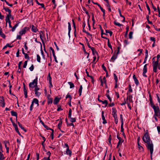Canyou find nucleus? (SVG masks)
<instances>
[{
    "mask_svg": "<svg viewBox=\"0 0 160 160\" xmlns=\"http://www.w3.org/2000/svg\"><path fill=\"white\" fill-rule=\"evenodd\" d=\"M126 31L125 32V37L126 38L127 37V34L128 33V32L129 30V27H127L126 28Z\"/></svg>",
    "mask_w": 160,
    "mask_h": 160,
    "instance_id": "obj_37",
    "label": "nucleus"
},
{
    "mask_svg": "<svg viewBox=\"0 0 160 160\" xmlns=\"http://www.w3.org/2000/svg\"><path fill=\"white\" fill-rule=\"evenodd\" d=\"M152 108H153V109L154 110V113L155 112V115H156V113H157V111H158V110H159V108H158V106H155L154 107H152Z\"/></svg>",
    "mask_w": 160,
    "mask_h": 160,
    "instance_id": "obj_15",
    "label": "nucleus"
},
{
    "mask_svg": "<svg viewBox=\"0 0 160 160\" xmlns=\"http://www.w3.org/2000/svg\"><path fill=\"white\" fill-rule=\"evenodd\" d=\"M112 139V137L111 135H110L109 137V138L108 139V141L110 144L111 145H112L111 143V141Z\"/></svg>",
    "mask_w": 160,
    "mask_h": 160,
    "instance_id": "obj_41",
    "label": "nucleus"
},
{
    "mask_svg": "<svg viewBox=\"0 0 160 160\" xmlns=\"http://www.w3.org/2000/svg\"><path fill=\"white\" fill-rule=\"evenodd\" d=\"M32 102H33V104L35 103V104H37V106L39 105L38 100L37 98H34Z\"/></svg>",
    "mask_w": 160,
    "mask_h": 160,
    "instance_id": "obj_18",
    "label": "nucleus"
},
{
    "mask_svg": "<svg viewBox=\"0 0 160 160\" xmlns=\"http://www.w3.org/2000/svg\"><path fill=\"white\" fill-rule=\"evenodd\" d=\"M35 91V95L38 97H39L41 94V92H40L38 91Z\"/></svg>",
    "mask_w": 160,
    "mask_h": 160,
    "instance_id": "obj_19",
    "label": "nucleus"
},
{
    "mask_svg": "<svg viewBox=\"0 0 160 160\" xmlns=\"http://www.w3.org/2000/svg\"><path fill=\"white\" fill-rule=\"evenodd\" d=\"M24 55L25 58V59H27L28 60H29L30 59L29 57L28 56L27 54L25 53Z\"/></svg>",
    "mask_w": 160,
    "mask_h": 160,
    "instance_id": "obj_40",
    "label": "nucleus"
},
{
    "mask_svg": "<svg viewBox=\"0 0 160 160\" xmlns=\"http://www.w3.org/2000/svg\"><path fill=\"white\" fill-rule=\"evenodd\" d=\"M40 88H38V87L37 85L36 86L34 87V91H38L40 90Z\"/></svg>",
    "mask_w": 160,
    "mask_h": 160,
    "instance_id": "obj_52",
    "label": "nucleus"
},
{
    "mask_svg": "<svg viewBox=\"0 0 160 160\" xmlns=\"http://www.w3.org/2000/svg\"><path fill=\"white\" fill-rule=\"evenodd\" d=\"M5 158L2 153L0 151V160H3Z\"/></svg>",
    "mask_w": 160,
    "mask_h": 160,
    "instance_id": "obj_25",
    "label": "nucleus"
},
{
    "mask_svg": "<svg viewBox=\"0 0 160 160\" xmlns=\"http://www.w3.org/2000/svg\"><path fill=\"white\" fill-rule=\"evenodd\" d=\"M100 102H102V104H105V107H106L108 104V102L107 100H105L104 101H102L101 100V101H100Z\"/></svg>",
    "mask_w": 160,
    "mask_h": 160,
    "instance_id": "obj_24",
    "label": "nucleus"
},
{
    "mask_svg": "<svg viewBox=\"0 0 160 160\" xmlns=\"http://www.w3.org/2000/svg\"><path fill=\"white\" fill-rule=\"evenodd\" d=\"M38 84V77L34 79L33 81L30 82L29 84V86L30 88H34Z\"/></svg>",
    "mask_w": 160,
    "mask_h": 160,
    "instance_id": "obj_3",
    "label": "nucleus"
},
{
    "mask_svg": "<svg viewBox=\"0 0 160 160\" xmlns=\"http://www.w3.org/2000/svg\"><path fill=\"white\" fill-rule=\"evenodd\" d=\"M3 9L5 10L6 12H8L9 15H10V13H11V10L8 8H5L4 6H3Z\"/></svg>",
    "mask_w": 160,
    "mask_h": 160,
    "instance_id": "obj_10",
    "label": "nucleus"
},
{
    "mask_svg": "<svg viewBox=\"0 0 160 160\" xmlns=\"http://www.w3.org/2000/svg\"><path fill=\"white\" fill-rule=\"evenodd\" d=\"M117 138H118V140H119V142H118V145L117 146V147L116 148H118V147H119V145L121 143V141H122V138L119 137V135H117Z\"/></svg>",
    "mask_w": 160,
    "mask_h": 160,
    "instance_id": "obj_13",
    "label": "nucleus"
},
{
    "mask_svg": "<svg viewBox=\"0 0 160 160\" xmlns=\"http://www.w3.org/2000/svg\"><path fill=\"white\" fill-rule=\"evenodd\" d=\"M102 67L105 72H107V71L106 69V68L104 66V64H102Z\"/></svg>",
    "mask_w": 160,
    "mask_h": 160,
    "instance_id": "obj_58",
    "label": "nucleus"
},
{
    "mask_svg": "<svg viewBox=\"0 0 160 160\" xmlns=\"http://www.w3.org/2000/svg\"><path fill=\"white\" fill-rule=\"evenodd\" d=\"M0 105L3 108L5 107V102H0Z\"/></svg>",
    "mask_w": 160,
    "mask_h": 160,
    "instance_id": "obj_53",
    "label": "nucleus"
},
{
    "mask_svg": "<svg viewBox=\"0 0 160 160\" xmlns=\"http://www.w3.org/2000/svg\"><path fill=\"white\" fill-rule=\"evenodd\" d=\"M29 69L31 71H32L34 69V66L33 64H32L31 66L29 68Z\"/></svg>",
    "mask_w": 160,
    "mask_h": 160,
    "instance_id": "obj_61",
    "label": "nucleus"
},
{
    "mask_svg": "<svg viewBox=\"0 0 160 160\" xmlns=\"http://www.w3.org/2000/svg\"><path fill=\"white\" fill-rule=\"evenodd\" d=\"M52 99L51 98H48V103L49 104L52 103Z\"/></svg>",
    "mask_w": 160,
    "mask_h": 160,
    "instance_id": "obj_26",
    "label": "nucleus"
},
{
    "mask_svg": "<svg viewBox=\"0 0 160 160\" xmlns=\"http://www.w3.org/2000/svg\"><path fill=\"white\" fill-rule=\"evenodd\" d=\"M22 63V62L20 61L19 62L18 64V69L20 70H21V64Z\"/></svg>",
    "mask_w": 160,
    "mask_h": 160,
    "instance_id": "obj_57",
    "label": "nucleus"
},
{
    "mask_svg": "<svg viewBox=\"0 0 160 160\" xmlns=\"http://www.w3.org/2000/svg\"><path fill=\"white\" fill-rule=\"evenodd\" d=\"M28 30V28L27 27H24L23 29L19 32V34L20 35H22L25 34L27 31Z\"/></svg>",
    "mask_w": 160,
    "mask_h": 160,
    "instance_id": "obj_4",
    "label": "nucleus"
},
{
    "mask_svg": "<svg viewBox=\"0 0 160 160\" xmlns=\"http://www.w3.org/2000/svg\"><path fill=\"white\" fill-rule=\"evenodd\" d=\"M41 54H42V56L43 58L45 60V59H46L45 58V55L44 54L42 48H41Z\"/></svg>",
    "mask_w": 160,
    "mask_h": 160,
    "instance_id": "obj_38",
    "label": "nucleus"
},
{
    "mask_svg": "<svg viewBox=\"0 0 160 160\" xmlns=\"http://www.w3.org/2000/svg\"><path fill=\"white\" fill-rule=\"evenodd\" d=\"M132 95H129L126 98V100L128 101V100H129V102L130 103L131 102H132L133 101L132 100Z\"/></svg>",
    "mask_w": 160,
    "mask_h": 160,
    "instance_id": "obj_7",
    "label": "nucleus"
},
{
    "mask_svg": "<svg viewBox=\"0 0 160 160\" xmlns=\"http://www.w3.org/2000/svg\"><path fill=\"white\" fill-rule=\"evenodd\" d=\"M5 21L6 22V27L7 26V23H8H8H9V27L10 28H12V26H11V22L10 20L8 18H7V20H5Z\"/></svg>",
    "mask_w": 160,
    "mask_h": 160,
    "instance_id": "obj_6",
    "label": "nucleus"
},
{
    "mask_svg": "<svg viewBox=\"0 0 160 160\" xmlns=\"http://www.w3.org/2000/svg\"><path fill=\"white\" fill-rule=\"evenodd\" d=\"M4 144H5V148H8V147L7 146V144H9V142H8V141H4Z\"/></svg>",
    "mask_w": 160,
    "mask_h": 160,
    "instance_id": "obj_47",
    "label": "nucleus"
},
{
    "mask_svg": "<svg viewBox=\"0 0 160 160\" xmlns=\"http://www.w3.org/2000/svg\"><path fill=\"white\" fill-rule=\"evenodd\" d=\"M142 140L143 142L146 143L151 142L150 138L148 132L145 133L142 138Z\"/></svg>",
    "mask_w": 160,
    "mask_h": 160,
    "instance_id": "obj_1",
    "label": "nucleus"
},
{
    "mask_svg": "<svg viewBox=\"0 0 160 160\" xmlns=\"http://www.w3.org/2000/svg\"><path fill=\"white\" fill-rule=\"evenodd\" d=\"M87 44L88 47L91 49V50L92 51V53H94V48L93 47H92L90 46L89 42H87Z\"/></svg>",
    "mask_w": 160,
    "mask_h": 160,
    "instance_id": "obj_17",
    "label": "nucleus"
},
{
    "mask_svg": "<svg viewBox=\"0 0 160 160\" xmlns=\"http://www.w3.org/2000/svg\"><path fill=\"white\" fill-rule=\"evenodd\" d=\"M134 81L136 85L137 86L139 84V82L138 80L136 78L134 79Z\"/></svg>",
    "mask_w": 160,
    "mask_h": 160,
    "instance_id": "obj_50",
    "label": "nucleus"
},
{
    "mask_svg": "<svg viewBox=\"0 0 160 160\" xmlns=\"http://www.w3.org/2000/svg\"><path fill=\"white\" fill-rule=\"evenodd\" d=\"M128 87H129V90L127 93V95L128 94L129 92H132V88L130 84L129 85Z\"/></svg>",
    "mask_w": 160,
    "mask_h": 160,
    "instance_id": "obj_27",
    "label": "nucleus"
},
{
    "mask_svg": "<svg viewBox=\"0 0 160 160\" xmlns=\"http://www.w3.org/2000/svg\"><path fill=\"white\" fill-rule=\"evenodd\" d=\"M68 83L70 85V88H72L74 87V85L72 82H68Z\"/></svg>",
    "mask_w": 160,
    "mask_h": 160,
    "instance_id": "obj_21",
    "label": "nucleus"
},
{
    "mask_svg": "<svg viewBox=\"0 0 160 160\" xmlns=\"http://www.w3.org/2000/svg\"><path fill=\"white\" fill-rule=\"evenodd\" d=\"M155 116H157L158 118H160V110H158V111H157V113L155 115V113H154V114Z\"/></svg>",
    "mask_w": 160,
    "mask_h": 160,
    "instance_id": "obj_28",
    "label": "nucleus"
},
{
    "mask_svg": "<svg viewBox=\"0 0 160 160\" xmlns=\"http://www.w3.org/2000/svg\"><path fill=\"white\" fill-rule=\"evenodd\" d=\"M0 35L3 38H5L6 37L5 35L2 32L0 33Z\"/></svg>",
    "mask_w": 160,
    "mask_h": 160,
    "instance_id": "obj_46",
    "label": "nucleus"
},
{
    "mask_svg": "<svg viewBox=\"0 0 160 160\" xmlns=\"http://www.w3.org/2000/svg\"><path fill=\"white\" fill-rule=\"evenodd\" d=\"M153 67V71L155 72H157V68L158 67Z\"/></svg>",
    "mask_w": 160,
    "mask_h": 160,
    "instance_id": "obj_59",
    "label": "nucleus"
},
{
    "mask_svg": "<svg viewBox=\"0 0 160 160\" xmlns=\"http://www.w3.org/2000/svg\"><path fill=\"white\" fill-rule=\"evenodd\" d=\"M147 148L148 150H150V154L152 155V154L153 149V144L152 143V141L151 142L147 143Z\"/></svg>",
    "mask_w": 160,
    "mask_h": 160,
    "instance_id": "obj_2",
    "label": "nucleus"
},
{
    "mask_svg": "<svg viewBox=\"0 0 160 160\" xmlns=\"http://www.w3.org/2000/svg\"><path fill=\"white\" fill-rule=\"evenodd\" d=\"M117 113V110L116 109L114 108H112V115L115 114H116Z\"/></svg>",
    "mask_w": 160,
    "mask_h": 160,
    "instance_id": "obj_33",
    "label": "nucleus"
},
{
    "mask_svg": "<svg viewBox=\"0 0 160 160\" xmlns=\"http://www.w3.org/2000/svg\"><path fill=\"white\" fill-rule=\"evenodd\" d=\"M31 30L32 32H36L38 30V28L33 25H32V26Z\"/></svg>",
    "mask_w": 160,
    "mask_h": 160,
    "instance_id": "obj_9",
    "label": "nucleus"
},
{
    "mask_svg": "<svg viewBox=\"0 0 160 160\" xmlns=\"http://www.w3.org/2000/svg\"><path fill=\"white\" fill-rule=\"evenodd\" d=\"M147 64H145L143 68V72H147Z\"/></svg>",
    "mask_w": 160,
    "mask_h": 160,
    "instance_id": "obj_22",
    "label": "nucleus"
},
{
    "mask_svg": "<svg viewBox=\"0 0 160 160\" xmlns=\"http://www.w3.org/2000/svg\"><path fill=\"white\" fill-rule=\"evenodd\" d=\"M105 31L106 33H109L110 36H111L112 34V32L111 31L106 30H105Z\"/></svg>",
    "mask_w": 160,
    "mask_h": 160,
    "instance_id": "obj_34",
    "label": "nucleus"
},
{
    "mask_svg": "<svg viewBox=\"0 0 160 160\" xmlns=\"http://www.w3.org/2000/svg\"><path fill=\"white\" fill-rule=\"evenodd\" d=\"M37 61L39 62H41V58L40 56L38 54L37 55Z\"/></svg>",
    "mask_w": 160,
    "mask_h": 160,
    "instance_id": "obj_30",
    "label": "nucleus"
},
{
    "mask_svg": "<svg viewBox=\"0 0 160 160\" xmlns=\"http://www.w3.org/2000/svg\"><path fill=\"white\" fill-rule=\"evenodd\" d=\"M33 104H34L33 103V102H32L31 104L30 108V110L31 111H32V110L33 107Z\"/></svg>",
    "mask_w": 160,
    "mask_h": 160,
    "instance_id": "obj_60",
    "label": "nucleus"
},
{
    "mask_svg": "<svg viewBox=\"0 0 160 160\" xmlns=\"http://www.w3.org/2000/svg\"><path fill=\"white\" fill-rule=\"evenodd\" d=\"M108 47L111 49H112V46L111 45L110 43L109 42V39H108Z\"/></svg>",
    "mask_w": 160,
    "mask_h": 160,
    "instance_id": "obj_49",
    "label": "nucleus"
},
{
    "mask_svg": "<svg viewBox=\"0 0 160 160\" xmlns=\"http://www.w3.org/2000/svg\"><path fill=\"white\" fill-rule=\"evenodd\" d=\"M82 85H81L80 87V88L78 90V93L79 94V96L81 95L82 90Z\"/></svg>",
    "mask_w": 160,
    "mask_h": 160,
    "instance_id": "obj_20",
    "label": "nucleus"
},
{
    "mask_svg": "<svg viewBox=\"0 0 160 160\" xmlns=\"http://www.w3.org/2000/svg\"><path fill=\"white\" fill-rule=\"evenodd\" d=\"M158 63L155 62H153V67H158Z\"/></svg>",
    "mask_w": 160,
    "mask_h": 160,
    "instance_id": "obj_48",
    "label": "nucleus"
},
{
    "mask_svg": "<svg viewBox=\"0 0 160 160\" xmlns=\"http://www.w3.org/2000/svg\"><path fill=\"white\" fill-rule=\"evenodd\" d=\"M68 35L70 38V32L71 30V24L70 22H68Z\"/></svg>",
    "mask_w": 160,
    "mask_h": 160,
    "instance_id": "obj_8",
    "label": "nucleus"
},
{
    "mask_svg": "<svg viewBox=\"0 0 160 160\" xmlns=\"http://www.w3.org/2000/svg\"><path fill=\"white\" fill-rule=\"evenodd\" d=\"M14 124V126H13L14 127L16 131L17 132H18L19 131L18 130V127L17 125L16 124Z\"/></svg>",
    "mask_w": 160,
    "mask_h": 160,
    "instance_id": "obj_31",
    "label": "nucleus"
},
{
    "mask_svg": "<svg viewBox=\"0 0 160 160\" xmlns=\"http://www.w3.org/2000/svg\"><path fill=\"white\" fill-rule=\"evenodd\" d=\"M133 33V32H132L131 31L129 32V38L130 39H132V35Z\"/></svg>",
    "mask_w": 160,
    "mask_h": 160,
    "instance_id": "obj_35",
    "label": "nucleus"
},
{
    "mask_svg": "<svg viewBox=\"0 0 160 160\" xmlns=\"http://www.w3.org/2000/svg\"><path fill=\"white\" fill-rule=\"evenodd\" d=\"M27 62H28L27 61H25V62H24V65H23V68H25L26 67V66H27Z\"/></svg>",
    "mask_w": 160,
    "mask_h": 160,
    "instance_id": "obj_54",
    "label": "nucleus"
},
{
    "mask_svg": "<svg viewBox=\"0 0 160 160\" xmlns=\"http://www.w3.org/2000/svg\"><path fill=\"white\" fill-rule=\"evenodd\" d=\"M114 24L116 25V26H122L123 25L122 24H120V23L118 22H116V21L115 20L114 22Z\"/></svg>",
    "mask_w": 160,
    "mask_h": 160,
    "instance_id": "obj_32",
    "label": "nucleus"
},
{
    "mask_svg": "<svg viewBox=\"0 0 160 160\" xmlns=\"http://www.w3.org/2000/svg\"><path fill=\"white\" fill-rule=\"evenodd\" d=\"M62 125V122L61 120H60V122L58 124V128L59 129H60V127H61Z\"/></svg>",
    "mask_w": 160,
    "mask_h": 160,
    "instance_id": "obj_45",
    "label": "nucleus"
},
{
    "mask_svg": "<svg viewBox=\"0 0 160 160\" xmlns=\"http://www.w3.org/2000/svg\"><path fill=\"white\" fill-rule=\"evenodd\" d=\"M60 101V99L59 98L56 97L54 98L53 101V103L54 104H57V103L59 102Z\"/></svg>",
    "mask_w": 160,
    "mask_h": 160,
    "instance_id": "obj_14",
    "label": "nucleus"
},
{
    "mask_svg": "<svg viewBox=\"0 0 160 160\" xmlns=\"http://www.w3.org/2000/svg\"><path fill=\"white\" fill-rule=\"evenodd\" d=\"M66 153L67 155H69L70 157L72 155V151L70 150L69 148H67L66 151Z\"/></svg>",
    "mask_w": 160,
    "mask_h": 160,
    "instance_id": "obj_16",
    "label": "nucleus"
},
{
    "mask_svg": "<svg viewBox=\"0 0 160 160\" xmlns=\"http://www.w3.org/2000/svg\"><path fill=\"white\" fill-rule=\"evenodd\" d=\"M69 118L70 119V121L72 123L73 122H75L76 121V118H72L71 117V118Z\"/></svg>",
    "mask_w": 160,
    "mask_h": 160,
    "instance_id": "obj_29",
    "label": "nucleus"
},
{
    "mask_svg": "<svg viewBox=\"0 0 160 160\" xmlns=\"http://www.w3.org/2000/svg\"><path fill=\"white\" fill-rule=\"evenodd\" d=\"M23 91L24 92V94L25 95V97L26 98H27L28 97V96H27L28 92H27V90L26 89V88H25L23 89Z\"/></svg>",
    "mask_w": 160,
    "mask_h": 160,
    "instance_id": "obj_23",
    "label": "nucleus"
},
{
    "mask_svg": "<svg viewBox=\"0 0 160 160\" xmlns=\"http://www.w3.org/2000/svg\"><path fill=\"white\" fill-rule=\"evenodd\" d=\"M11 115L12 116H15L16 117V121H17V115H18L17 113L16 112H15L13 111H11Z\"/></svg>",
    "mask_w": 160,
    "mask_h": 160,
    "instance_id": "obj_11",
    "label": "nucleus"
},
{
    "mask_svg": "<svg viewBox=\"0 0 160 160\" xmlns=\"http://www.w3.org/2000/svg\"><path fill=\"white\" fill-rule=\"evenodd\" d=\"M106 97H107V98H108V99H109V101L111 102H112V99L111 98H110V96H109V95L107 93H106Z\"/></svg>",
    "mask_w": 160,
    "mask_h": 160,
    "instance_id": "obj_43",
    "label": "nucleus"
},
{
    "mask_svg": "<svg viewBox=\"0 0 160 160\" xmlns=\"http://www.w3.org/2000/svg\"><path fill=\"white\" fill-rule=\"evenodd\" d=\"M120 119L121 122V124H123V119L122 114L120 115Z\"/></svg>",
    "mask_w": 160,
    "mask_h": 160,
    "instance_id": "obj_42",
    "label": "nucleus"
},
{
    "mask_svg": "<svg viewBox=\"0 0 160 160\" xmlns=\"http://www.w3.org/2000/svg\"><path fill=\"white\" fill-rule=\"evenodd\" d=\"M68 98H70V99H71V100L72 99V97L69 94H68L66 97V99H67Z\"/></svg>",
    "mask_w": 160,
    "mask_h": 160,
    "instance_id": "obj_62",
    "label": "nucleus"
},
{
    "mask_svg": "<svg viewBox=\"0 0 160 160\" xmlns=\"http://www.w3.org/2000/svg\"><path fill=\"white\" fill-rule=\"evenodd\" d=\"M80 43L81 45H82L83 49V50L84 52V53L86 54V53H87V52L86 51L84 45H83V44L81 43Z\"/></svg>",
    "mask_w": 160,
    "mask_h": 160,
    "instance_id": "obj_39",
    "label": "nucleus"
},
{
    "mask_svg": "<svg viewBox=\"0 0 160 160\" xmlns=\"http://www.w3.org/2000/svg\"><path fill=\"white\" fill-rule=\"evenodd\" d=\"M157 9L159 12L158 16L159 17H160V9H159L158 6L157 7Z\"/></svg>",
    "mask_w": 160,
    "mask_h": 160,
    "instance_id": "obj_64",
    "label": "nucleus"
},
{
    "mask_svg": "<svg viewBox=\"0 0 160 160\" xmlns=\"http://www.w3.org/2000/svg\"><path fill=\"white\" fill-rule=\"evenodd\" d=\"M113 76L114 77V79L115 80V82H118V78L116 75L115 73L113 74Z\"/></svg>",
    "mask_w": 160,
    "mask_h": 160,
    "instance_id": "obj_36",
    "label": "nucleus"
},
{
    "mask_svg": "<svg viewBox=\"0 0 160 160\" xmlns=\"http://www.w3.org/2000/svg\"><path fill=\"white\" fill-rule=\"evenodd\" d=\"M82 8L83 10L84 11H85V12L86 13L87 15H88V12L87 11V10H86V8H85L84 7H82Z\"/></svg>",
    "mask_w": 160,
    "mask_h": 160,
    "instance_id": "obj_51",
    "label": "nucleus"
},
{
    "mask_svg": "<svg viewBox=\"0 0 160 160\" xmlns=\"http://www.w3.org/2000/svg\"><path fill=\"white\" fill-rule=\"evenodd\" d=\"M19 126L25 132H26L27 131L24 128L22 127V124H20Z\"/></svg>",
    "mask_w": 160,
    "mask_h": 160,
    "instance_id": "obj_44",
    "label": "nucleus"
},
{
    "mask_svg": "<svg viewBox=\"0 0 160 160\" xmlns=\"http://www.w3.org/2000/svg\"><path fill=\"white\" fill-rule=\"evenodd\" d=\"M99 8L101 10V11L103 12V13L104 14V13H105V10L103 9L101 6H99Z\"/></svg>",
    "mask_w": 160,
    "mask_h": 160,
    "instance_id": "obj_55",
    "label": "nucleus"
},
{
    "mask_svg": "<svg viewBox=\"0 0 160 160\" xmlns=\"http://www.w3.org/2000/svg\"><path fill=\"white\" fill-rule=\"evenodd\" d=\"M156 96H157V98L158 101V102L160 104V98H159V97L158 96V94H156Z\"/></svg>",
    "mask_w": 160,
    "mask_h": 160,
    "instance_id": "obj_63",
    "label": "nucleus"
},
{
    "mask_svg": "<svg viewBox=\"0 0 160 160\" xmlns=\"http://www.w3.org/2000/svg\"><path fill=\"white\" fill-rule=\"evenodd\" d=\"M150 39L151 41H153V42H155V39L154 37H151L150 38Z\"/></svg>",
    "mask_w": 160,
    "mask_h": 160,
    "instance_id": "obj_56",
    "label": "nucleus"
},
{
    "mask_svg": "<svg viewBox=\"0 0 160 160\" xmlns=\"http://www.w3.org/2000/svg\"><path fill=\"white\" fill-rule=\"evenodd\" d=\"M117 57L118 55H115L114 53L113 56L112 57L110 61H112L113 62H114L115 60L117 58Z\"/></svg>",
    "mask_w": 160,
    "mask_h": 160,
    "instance_id": "obj_12",
    "label": "nucleus"
},
{
    "mask_svg": "<svg viewBox=\"0 0 160 160\" xmlns=\"http://www.w3.org/2000/svg\"><path fill=\"white\" fill-rule=\"evenodd\" d=\"M102 117L103 121L102 123L104 124H105L107 123V122L105 119V117L104 115V112L103 111L102 112Z\"/></svg>",
    "mask_w": 160,
    "mask_h": 160,
    "instance_id": "obj_5",
    "label": "nucleus"
}]
</instances>
